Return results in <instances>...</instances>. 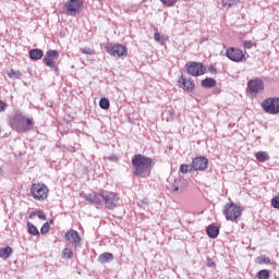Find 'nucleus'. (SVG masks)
<instances>
[{
  "mask_svg": "<svg viewBox=\"0 0 279 279\" xmlns=\"http://www.w3.org/2000/svg\"><path fill=\"white\" fill-rule=\"evenodd\" d=\"M153 165L154 159L144 155H134L132 158L133 173L137 178H149Z\"/></svg>",
  "mask_w": 279,
  "mask_h": 279,
  "instance_id": "nucleus-1",
  "label": "nucleus"
},
{
  "mask_svg": "<svg viewBox=\"0 0 279 279\" xmlns=\"http://www.w3.org/2000/svg\"><path fill=\"white\" fill-rule=\"evenodd\" d=\"M9 123L12 130H15V132H19L20 134H25V132H29V130L34 128V119L25 118L21 112H16L11 117Z\"/></svg>",
  "mask_w": 279,
  "mask_h": 279,
  "instance_id": "nucleus-2",
  "label": "nucleus"
},
{
  "mask_svg": "<svg viewBox=\"0 0 279 279\" xmlns=\"http://www.w3.org/2000/svg\"><path fill=\"white\" fill-rule=\"evenodd\" d=\"M222 215L226 217L227 221H236L239 217L243 215V211L241 210V206L231 201L225 205Z\"/></svg>",
  "mask_w": 279,
  "mask_h": 279,
  "instance_id": "nucleus-3",
  "label": "nucleus"
},
{
  "mask_svg": "<svg viewBox=\"0 0 279 279\" xmlns=\"http://www.w3.org/2000/svg\"><path fill=\"white\" fill-rule=\"evenodd\" d=\"M31 195L37 202H45L49 197V187L45 183H33L31 187Z\"/></svg>",
  "mask_w": 279,
  "mask_h": 279,
  "instance_id": "nucleus-4",
  "label": "nucleus"
},
{
  "mask_svg": "<svg viewBox=\"0 0 279 279\" xmlns=\"http://www.w3.org/2000/svg\"><path fill=\"white\" fill-rule=\"evenodd\" d=\"M262 109L264 112H266V114H279V98H266L262 102Z\"/></svg>",
  "mask_w": 279,
  "mask_h": 279,
  "instance_id": "nucleus-5",
  "label": "nucleus"
},
{
  "mask_svg": "<svg viewBox=\"0 0 279 279\" xmlns=\"http://www.w3.org/2000/svg\"><path fill=\"white\" fill-rule=\"evenodd\" d=\"M185 69L189 75H192L193 77H199V75H204V73H206V66H204V63L202 62H187L185 64Z\"/></svg>",
  "mask_w": 279,
  "mask_h": 279,
  "instance_id": "nucleus-6",
  "label": "nucleus"
},
{
  "mask_svg": "<svg viewBox=\"0 0 279 279\" xmlns=\"http://www.w3.org/2000/svg\"><path fill=\"white\" fill-rule=\"evenodd\" d=\"M105 49L107 53L113 58H123V56H128V48L121 44H109Z\"/></svg>",
  "mask_w": 279,
  "mask_h": 279,
  "instance_id": "nucleus-7",
  "label": "nucleus"
},
{
  "mask_svg": "<svg viewBox=\"0 0 279 279\" xmlns=\"http://www.w3.org/2000/svg\"><path fill=\"white\" fill-rule=\"evenodd\" d=\"M247 90L251 97H256L260 90H265V83L260 78H253L247 82Z\"/></svg>",
  "mask_w": 279,
  "mask_h": 279,
  "instance_id": "nucleus-8",
  "label": "nucleus"
},
{
  "mask_svg": "<svg viewBox=\"0 0 279 279\" xmlns=\"http://www.w3.org/2000/svg\"><path fill=\"white\" fill-rule=\"evenodd\" d=\"M102 202L108 210H114L119 204V196L114 192H105Z\"/></svg>",
  "mask_w": 279,
  "mask_h": 279,
  "instance_id": "nucleus-9",
  "label": "nucleus"
},
{
  "mask_svg": "<svg viewBox=\"0 0 279 279\" xmlns=\"http://www.w3.org/2000/svg\"><path fill=\"white\" fill-rule=\"evenodd\" d=\"M64 8L68 14H80L82 12V8H84V0H69Z\"/></svg>",
  "mask_w": 279,
  "mask_h": 279,
  "instance_id": "nucleus-10",
  "label": "nucleus"
},
{
  "mask_svg": "<svg viewBox=\"0 0 279 279\" xmlns=\"http://www.w3.org/2000/svg\"><path fill=\"white\" fill-rule=\"evenodd\" d=\"M226 56L232 62H243V58H245L243 50L234 47L228 48L226 51Z\"/></svg>",
  "mask_w": 279,
  "mask_h": 279,
  "instance_id": "nucleus-11",
  "label": "nucleus"
},
{
  "mask_svg": "<svg viewBox=\"0 0 279 279\" xmlns=\"http://www.w3.org/2000/svg\"><path fill=\"white\" fill-rule=\"evenodd\" d=\"M191 167L194 171H206L208 169V158L196 157L193 159Z\"/></svg>",
  "mask_w": 279,
  "mask_h": 279,
  "instance_id": "nucleus-12",
  "label": "nucleus"
},
{
  "mask_svg": "<svg viewBox=\"0 0 279 279\" xmlns=\"http://www.w3.org/2000/svg\"><path fill=\"white\" fill-rule=\"evenodd\" d=\"M60 57L58 50H48L44 58L45 64L50 69H56V60Z\"/></svg>",
  "mask_w": 279,
  "mask_h": 279,
  "instance_id": "nucleus-13",
  "label": "nucleus"
},
{
  "mask_svg": "<svg viewBox=\"0 0 279 279\" xmlns=\"http://www.w3.org/2000/svg\"><path fill=\"white\" fill-rule=\"evenodd\" d=\"M104 194L105 192H92L85 196L86 202H89V204H97L98 206L104 204Z\"/></svg>",
  "mask_w": 279,
  "mask_h": 279,
  "instance_id": "nucleus-14",
  "label": "nucleus"
},
{
  "mask_svg": "<svg viewBox=\"0 0 279 279\" xmlns=\"http://www.w3.org/2000/svg\"><path fill=\"white\" fill-rule=\"evenodd\" d=\"M64 236L65 241L74 243V245H80V242L82 241V238H80V233L75 230L68 231Z\"/></svg>",
  "mask_w": 279,
  "mask_h": 279,
  "instance_id": "nucleus-15",
  "label": "nucleus"
},
{
  "mask_svg": "<svg viewBox=\"0 0 279 279\" xmlns=\"http://www.w3.org/2000/svg\"><path fill=\"white\" fill-rule=\"evenodd\" d=\"M180 87L183 88V90H193L195 88V83L191 78L184 77L182 75L179 80Z\"/></svg>",
  "mask_w": 279,
  "mask_h": 279,
  "instance_id": "nucleus-16",
  "label": "nucleus"
},
{
  "mask_svg": "<svg viewBox=\"0 0 279 279\" xmlns=\"http://www.w3.org/2000/svg\"><path fill=\"white\" fill-rule=\"evenodd\" d=\"M28 54H29L31 60H43V57L45 56L43 50L38 49V48L31 49Z\"/></svg>",
  "mask_w": 279,
  "mask_h": 279,
  "instance_id": "nucleus-17",
  "label": "nucleus"
},
{
  "mask_svg": "<svg viewBox=\"0 0 279 279\" xmlns=\"http://www.w3.org/2000/svg\"><path fill=\"white\" fill-rule=\"evenodd\" d=\"M206 232L209 239H217L219 236V227L210 225L207 227Z\"/></svg>",
  "mask_w": 279,
  "mask_h": 279,
  "instance_id": "nucleus-18",
  "label": "nucleus"
},
{
  "mask_svg": "<svg viewBox=\"0 0 279 279\" xmlns=\"http://www.w3.org/2000/svg\"><path fill=\"white\" fill-rule=\"evenodd\" d=\"M201 86L203 88H215V86H217V81L215 78L207 77L202 81Z\"/></svg>",
  "mask_w": 279,
  "mask_h": 279,
  "instance_id": "nucleus-19",
  "label": "nucleus"
},
{
  "mask_svg": "<svg viewBox=\"0 0 279 279\" xmlns=\"http://www.w3.org/2000/svg\"><path fill=\"white\" fill-rule=\"evenodd\" d=\"M99 263H111V260H114V256L112 255V253H102L99 255L98 257Z\"/></svg>",
  "mask_w": 279,
  "mask_h": 279,
  "instance_id": "nucleus-20",
  "label": "nucleus"
},
{
  "mask_svg": "<svg viewBox=\"0 0 279 279\" xmlns=\"http://www.w3.org/2000/svg\"><path fill=\"white\" fill-rule=\"evenodd\" d=\"M255 158L258 160V162H267V160H269V154L260 150L255 154Z\"/></svg>",
  "mask_w": 279,
  "mask_h": 279,
  "instance_id": "nucleus-21",
  "label": "nucleus"
},
{
  "mask_svg": "<svg viewBox=\"0 0 279 279\" xmlns=\"http://www.w3.org/2000/svg\"><path fill=\"white\" fill-rule=\"evenodd\" d=\"M12 255V247L7 246L3 248H0V258H10V256Z\"/></svg>",
  "mask_w": 279,
  "mask_h": 279,
  "instance_id": "nucleus-22",
  "label": "nucleus"
},
{
  "mask_svg": "<svg viewBox=\"0 0 279 279\" xmlns=\"http://www.w3.org/2000/svg\"><path fill=\"white\" fill-rule=\"evenodd\" d=\"M27 228L28 234H32L33 236H40V231H38V228H36L32 222H27Z\"/></svg>",
  "mask_w": 279,
  "mask_h": 279,
  "instance_id": "nucleus-23",
  "label": "nucleus"
},
{
  "mask_svg": "<svg viewBox=\"0 0 279 279\" xmlns=\"http://www.w3.org/2000/svg\"><path fill=\"white\" fill-rule=\"evenodd\" d=\"M239 3V0H222L221 5L223 8H234Z\"/></svg>",
  "mask_w": 279,
  "mask_h": 279,
  "instance_id": "nucleus-24",
  "label": "nucleus"
},
{
  "mask_svg": "<svg viewBox=\"0 0 279 279\" xmlns=\"http://www.w3.org/2000/svg\"><path fill=\"white\" fill-rule=\"evenodd\" d=\"M62 258H65V260H71L73 258V250L71 248H64L62 251Z\"/></svg>",
  "mask_w": 279,
  "mask_h": 279,
  "instance_id": "nucleus-25",
  "label": "nucleus"
},
{
  "mask_svg": "<svg viewBox=\"0 0 279 279\" xmlns=\"http://www.w3.org/2000/svg\"><path fill=\"white\" fill-rule=\"evenodd\" d=\"M99 106L101 110H108L110 108V100H108V98H101L99 100Z\"/></svg>",
  "mask_w": 279,
  "mask_h": 279,
  "instance_id": "nucleus-26",
  "label": "nucleus"
},
{
  "mask_svg": "<svg viewBox=\"0 0 279 279\" xmlns=\"http://www.w3.org/2000/svg\"><path fill=\"white\" fill-rule=\"evenodd\" d=\"M182 182L181 179H175L172 184H171V187H172V191L174 193H178V191H180V183Z\"/></svg>",
  "mask_w": 279,
  "mask_h": 279,
  "instance_id": "nucleus-27",
  "label": "nucleus"
},
{
  "mask_svg": "<svg viewBox=\"0 0 279 279\" xmlns=\"http://www.w3.org/2000/svg\"><path fill=\"white\" fill-rule=\"evenodd\" d=\"M257 278L258 279H269V270H267V269L259 270L257 274Z\"/></svg>",
  "mask_w": 279,
  "mask_h": 279,
  "instance_id": "nucleus-28",
  "label": "nucleus"
},
{
  "mask_svg": "<svg viewBox=\"0 0 279 279\" xmlns=\"http://www.w3.org/2000/svg\"><path fill=\"white\" fill-rule=\"evenodd\" d=\"M21 75H23L21 71L11 70L10 72H8V77H16V80H19L21 78Z\"/></svg>",
  "mask_w": 279,
  "mask_h": 279,
  "instance_id": "nucleus-29",
  "label": "nucleus"
},
{
  "mask_svg": "<svg viewBox=\"0 0 279 279\" xmlns=\"http://www.w3.org/2000/svg\"><path fill=\"white\" fill-rule=\"evenodd\" d=\"M163 5H167V8H173L175 3H178V0H160Z\"/></svg>",
  "mask_w": 279,
  "mask_h": 279,
  "instance_id": "nucleus-30",
  "label": "nucleus"
},
{
  "mask_svg": "<svg viewBox=\"0 0 279 279\" xmlns=\"http://www.w3.org/2000/svg\"><path fill=\"white\" fill-rule=\"evenodd\" d=\"M258 263L259 265H269V263H271V259L269 257L262 256L258 257Z\"/></svg>",
  "mask_w": 279,
  "mask_h": 279,
  "instance_id": "nucleus-31",
  "label": "nucleus"
},
{
  "mask_svg": "<svg viewBox=\"0 0 279 279\" xmlns=\"http://www.w3.org/2000/svg\"><path fill=\"white\" fill-rule=\"evenodd\" d=\"M191 166L189 165H181L180 166V172L181 173H189V171H193V168L190 169Z\"/></svg>",
  "mask_w": 279,
  "mask_h": 279,
  "instance_id": "nucleus-32",
  "label": "nucleus"
},
{
  "mask_svg": "<svg viewBox=\"0 0 279 279\" xmlns=\"http://www.w3.org/2000/svg\"><path fill=\"white\" fill-rule=\"evenodd\" d=\"M154 38L156 43H159L160 45H165V39H162V36H160V33H155Z\"/></svg>",
  "mask_w": 279,
  "mask_h": 279,
  "instance_id": "nucleus-33",
  "label": "nucleus"
},
{
  "mask_svg": "<svg viewBox=\"0 0 279 279\" xmlns=\"http://www.w3.org/2000/svg\"><path fill=\"white\" fill-rule=\"evenodd\" d=\"M271 206H274L277 210H279V196H275L271 199Z\"/></svg>",
  "mask_w": 279,
  "mask_h": 279,
  "instance_id": "nucleus-34",
  "label": "nucleus"
},
{
  "mask_svg": "<svg viewBox=\"0 0 279 279\" xmlns=\"http://www.w3.org/2000/svg\"><path fill=\"white\" fill-rule=\"evenodd\" d=\"M40 232L41 234H47V232H49V222L43 225Z\"/></svg>",
  "mask_w": 279,
  "mask_h": 279,
  "instance_id": "nucleus-35",
  "label": "nucleus"
},
{
  "mask_svg": "<svg viewBox=\"0 0 279 279\" xmlns=\"http://www.w3.org/2000/svg\"><path fill=\"white\" fill-rule=\"evenodd\" d=\"M243 45L244 49H252V47H254V43H252V40H245Z\"/></svg>",
  "mask_w": 279,
  "mask_h": 279,
  "instance_id": "nucleus-36",
  "label": "nucleus"
},
{
  "mask_svg": "<svg viewBox=\"0 0 279 279\" xmlns=\"http://www.w3.org/2000/svg\"><path fill=\"white\" fill-rule=\"evenodd\" d=\"M81 51H82L85 56H92V53H93V49H90V48H82Z\"/></svg>",
  "mask_w": 279,
  "mask_h": 279,
  "instance_id": "nucleus-37",
  "label": "nucleus"
},
{
  "mask_svg": "<svg viewBox=\"0 0 279 279\" xmlns=\"http://www.w3.org/2000/svg\"><path fill=\"white\" fill-rule=\"evenodd\" d=\"M37 217H38V219H41L43 221L47 220V216H45V213H43L40 210L37 211Z\"/></svg>",
  "mask_w": 279,
  "mask_h": 279,
  "instance_id": "nucleus-38",
  "label": "nucleus"
},
{
  "mask_svg": "<svg viewBox=\"0 0 279 279\" xmlns=\"http://www.w3.org/2000/svg\"><path fill=\"white\" fill-rule=\"evenodd\" d=\"M8 109V104L0 101V112H5Z\"/></svg>",
  "mask_w": 279,
  "mask_h": 279,
  "instance_id": "nucleus-39",
  "label": "nucleus"
},
{
  "mask_svg": "<svg viewBox=\"0 0 279 279\" xmlns=\"http://www.w3.org/2000/svg\"><path fill=\"white\" fill-rule=\"evenodd\" d=\"M108 160H110V162H119V157H117V155H110Z\"/></svg>",
  "mask_w": 279,
  "mask_h": 279,
  "instance_id": "nucleus-40",
  "label": "nucleus"
},
{
  "mask_svg": "<svg viewBox=\"0 0 279 279\" xmlns=\"http://www.w3.org/2000/svg\"><path fill=\"white\" fill-rule=\"evenodd\" d=\"M208 72H209V73H217V69H215L214 65H209V66H208Z\"/></svg>",
  "mask_w": 279,
  "mask_h": 279,
  "instance_id": "nucleus-41",
  "label": "nucleus"
},
{
  "mask_svg": "<svg viewBox=\"0 0 279 279\" xmlns=\"http://www.w3.org/2000/svg\"><path fill=\"white\" fill-rule=\"evenodd\" d=\"M0 178H3V169L0 168Z\"/></svg>",
  "mask_w": 279,
  "mask_h": 279,
  "instance_id": "nucleus-42",
  "label": "nucleus"
},
{
  "mask_svg": "<svg viewBox=\"0 0 279 279\" xmlns=\"http://www.w3.org/2000/svg\"><path fill=\"white\" fill-rule=\"evenodd\" d=\"M215 265V262H209V267H213Z\"/></svg>",
  "mask_w": 279,
  "mask_h": 279,
  "instance_id": "nucleus-43",
  "label": "nucleus"
}]
</instances>
